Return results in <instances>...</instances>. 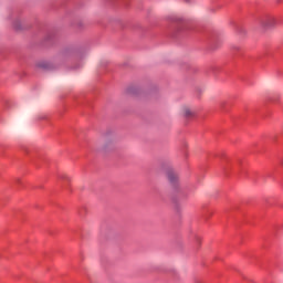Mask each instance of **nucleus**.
<instances>
[{"instance_id":"1","label":"nucleus","mask_w":283,"mask_h":283,"mask_svg":"<svg viewBox=\"0 0 283 283\" xmlns=\"http://www.w3.org/2000/svg\"><path fill=\"white\" fill-rule=\"evenodd\" d=\"M277 23H280V20H277V18H275V15H264L260 20V28L262 30H271V28H275V25H277Z\"/></svg>"},{"instance_id":"2","label":"nucleus","mask_w":283,"mask_h":283,"mask_svg":"<svg viewBox=\"0 0 283 283\" xmlns=\"http://www.w3.org/2000/svg\"><path fill=\"white\" fill-rule=\"evenodd\" d=\"M184 116L185 118H193L196 116V112L191 111L189 107H186L184 108Z\"/></svg>"},{"instance_id":"3","label":"nucleus","mask_w":283,"mask_h":283,"mask_svg":"<svg viewBox=\"0 0 283 283\" xmlns=\"http://www.w3.org/2000/svg\"><path fill=\"white\" fill-rule=\"evenodd\" d=\"M168 180L172 185L178 182V175H176V172H174V171H168Z\"/></svg>"},{"instance_id":"4","label":"nucleus","mask_w":283,"mask_h":283,"mask_svg":"<svg viewBox=\"0 0 283 283\" xmlns=\"http://www.w3.org/2000/svg\"><path fill=\"white\" fill-rule=\"evenodd\" d=\"M112 147H114V145L112 143H106V144H104L103 149H104V151H107V149H112Z\"/></svg>"},{"instance_id":"5","label":"nucleus","mask_w":283,"mask_h":283,"mask_svg":"<svg viewBox=\"0 0 283 283\" xmlns=\"http://www.w3.org/2000/svg\"><path fill=\"white\" fill-rule=\"evenodd\" d=\"M38 66L42 67V70L49 69L48 63H45V62L39 63Z\"/></svg>"}]
</instances>
